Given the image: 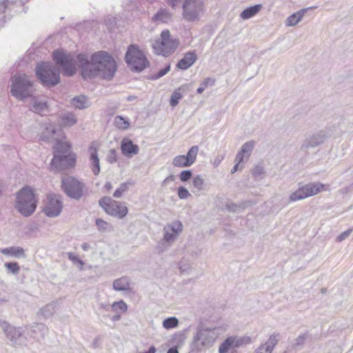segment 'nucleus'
<instances>
[{"mask_svg":"<svg viewBox=\"0 0 353 353\" xmlns=\"http://www.w3.org/2000/svg\"><path fill=\"white\" fill-rule=\"evenodd\" d=\"M53 59L62 68L64 74L70 77L76 73L77 66L81 69L84 78L99 77L111 80L117 70L115 60L105 51H98L89 59L85 54L74 57L63 50H57L53 53Z\"/></svg>","mask_w":353,"mask_h":353,"instance_id":"1","label":"nucleus"},{"mask_svg":"<svg viewBox=\"0 0 353 353\" xmlns=\"http://www.w3.org/2000/svg\"><path fill=\"white\" fill-rule=\"evenodd\" d=\"M226 330V325L214 327L200 325L193 336L192 350L200 352L212 347Z\"/></svg>","mask_w":353,"mask_h":353,"instance_id":"2","label":"nucleus"},{"mask_svg":"<svg viewBox=\"0 0 353 353\" xmlns=\"http://www.w3.org/2000/svg\"><path fill=\"white\" fill-rule=\"evenodd\" d=\"M37 205L34 190L30 186L23 187L17 193L15 208L23 216H31L35 212Z\"/></svg>","mask_w":353,"mask_h":353,"instance_id":"3","label":"nucleus"},{"mask_svg":"<svg viewBox=\"0 0 353 353\" xmlns=\"http://www.w3.org/2000/svg\"><path fill=\"white\" fill-rule=\"evenodd\" d=\"M33 82L26 74H16L11 78L12 95L19 100L30 97L33 93Z\"/></svg>","mask_w":353,"mask_h":353,"instance_id":"4","label":"nucleus"},{"mask_svg":"<svg viewBox=\"0 0 353 353\" xmlns=\"http://www.w3.org/2000/svg\"><path fill=\"white\" fill-rule=\"evenodd\" d=\"M183 226L181 221H174L166 224L163 228V237L158 243L157 248L163 252L170 248L183 232Z\"/></svg>","mask_w":353,"mask_h":353,"instance_id":"5","label":"nucleus"},{"mask_svg":"<svg viewBox=\"0 0 353 353\" xmlns=\"http://www.w3.org/2000/svg\"><path fill=\"white\" fill-rule=\"evenodd\" d=\"M36 74L42 83L47 86H54L60 81L59 70L50 62L38 63Z\"/></svg>","mask_w":353,"mask_h":353,"instance_id":"6","label":"nucleus"},{"mask_svg":"<svg viewBox=\"0 0 353 353\" xmlns=\"http://www.w3.org/2000/svg\"><path fill=\"white\" fill-rule=\"evenodd\" d=\"M179 43L176 39L170 37V31L165 30L162 31L161 37L153 41L152 46L156 54L167 57L176 50Z\"/></svg>","mask_w":353,"mask_h":353,"instance_id":"7","label":"nucleus"},{"mask_svg":"<svg viewBox=\"0 0 353 353\" xmlns=\"http://www.w3.org/2000/svg\"><path fill=\"white\" fill-rule=\"evenodd\" d=\"M182 16L188 22L200 20L205 12L204 0H184L182 4Z\"/></svg>","mask_w":353,"mask_h":353,"instance_id":"8","label":"nucleus"},{"mask_svg":"<svg viewBox=\"0 0 353 353\" xmlns=\"http://www.w3.org/2000/svg\"><path fill=\"white\" fill-rule=\"evenodd\" d=\"M99 205L108 215L118 219L124 218L128 213V208L123 202L103 196L99 201Z\"/></svg>","mask_w":353,"mask_h":353,"instance_id":"9","label":"nucleus"},{"mask_svg":"<svg viewBox=\"0 0 353 353\" xmlns=\"http://www.w3.org/2000/svg\"><path fill=\"white\" fill-rule=\"evenodd\" d=\"M125 61L132 70L141 72L149 64L143 52L137 47L132 45L125 54Z\"/></svg>","mask_w":353,"mask_h":353,"instance_id":"10","label":"nucleus"},{"mask_svg":"<svg viewBox=\"0 0 353 353\" xmlns=\"http://www.w3.org/2000/svg\"><path fill=\"white\" fill-rule=\"evenodd\" d=\"M0 327L14 346L26 345V328L12 326L4 321H0Z\"/></svg>","mask_w":353,"mask_h":353,"instance_id":"11","label":"nucleus"},{"mask_svg":"<svg viewBox=\"0 0 353 353\" xmlns=\"http://www.w3.org/2000/svg\"><path fill=\"white\" fill-rule=\"evenodd\" d=\"M62 188L71 199L79 200L85 192V184L77 179L67 176L62 178Z\"/></svg>","mask_w":353,"mask_h":353,"instance_id":"12","label":"nucleus"},{"mask_svg":"<svg viewBox=\"0 0 353 353\" xmlns=\"http://www.w3.org/2000/svg\"><path fill=\"white\" fill-rule=\"evenodd\" d=\"M253 342V339L248 335L230 336L220 344L218 353H228L233 349L252 344Z\"/></svg>","mask_w":353,"mask_h":353,"instance_id":"13","label":"nucleus"},{"mask_svg":"<svg viewBox=\"0 0 353 353\" xmlns=\"http://www.w3.org/2000/svg\"><path fill=\"white\" fill-rule=\"evenodd\" d=\"M63 208V203L59 195L48 194L43 208V213L50 218L59 216Z\"/></svg>","mask_w":353,"mask_h":353,"instance_id":"14","label":"nucleus"},{"mask_svg":"<svg viewBox=\"0 0 353 353\" xmlns=\"http://www.w3.org/2000/svg\"><path fill=\"white\" fill-rule=\"evenodd\" d=\"M76 157L74 154H54L51 161V168L54 170H63L74 165Z\"/></svg>","mask_w":353,"mask_h":353,"instance_id":"15","label":"nucleus"},{"mask_svg":"<svg viewBox=\"0 0 353 353\" xmlns=\"http://www.w3.org/2000/svg\"><path fill=\"white\" fill-rule=\"evenodd\" d=\"M280 340V334L274 332L271 334L268 340L261 343L253 353H272Z\"/></svg>","mask_w":353,"mask_h":353,"instance_id":"16","label":"nucleus"},{"mask_svg":"<svg viewBox=\"0 0 353 353\" xmlns=\"http://www.w3.org/2000/svg\"><path fill=\"white\" fill-rule=\"evenodd\" d=\"M327 137L326 132L323 130L317 132L305 139L301 145V150H306L310 148L316 147L323 143Z\"/></svg>","mask_w":353,"mask_h":353,"instance_id":"17","label":"nucleus"},{"mask_svg":"<svg viewBox=\"0 0 353 353\" xmlns=\"http://www.w3.org/2000/svg\"><path fill=\"white\" fill-rule=\"evenodd\" d=\"M121 150L124 156L131 158L139 153V148L130 139L124 138L121 142Z\"/></svg>","mask_w":353,"mask_h":353,"instance_id":"18","label":"nucleus"},{"mask_svg":"<svg viewBox=\"0 0 353 353\" xmlns=\"http://www.w3.org/2000/svg\"><path fill=\"white\" fill-rule=\"evenodd\" d=\"M302 187L307 198L316 195L323 190H327L329 188L328 185H325L319 182L310 183Z\"/></svg>","mask_w":353,"mask_h":353,"instance_id":"19","label":"nucleus"},{"mask_svg":"<svg viewBox=\"0 0 353 353\" xmlns=\"http://www.w3.org/2000/svg\"><path fill=\"white\" fill-rule=\"evenodd\" d=\"M90 168L95 176H97L100 172V163L99 159L97 154V149L94 144H92L89 148Z\"/></svg>","mask_w":353,"mask_h":353,"instance_id":"20","label":"nucleus"},{"mask_svg":"<svg viewBox=\"0 0 353 353\" xmlns=\"http://www.w3.org/2000/svg\"><path fill=\"white\" fill-rule=\"evenodd\" d=\"M196 58V54L194 51L188 52L178 62L176 67L181 70H187L195 63Z\"/></svg>","mask_w":353,"mask_h":353,"instance_id":"21","label":"nucleus"},{"mask_svg":"<svg viewBox=\"0 0 353 353\" xmlns=\"http://www.w3.org/2000/svg\"><path fill=\"white\" fill-rule=\"evenodd\" d=\"M255 144L256 143L254 141H250L243 143L241 150L236 155V160L239 161H243L244 159H248L250 157Z\"/></svg>","mask_w":353,"mask_h":353,"instance_id":"22","label":"nucleus"},{"mask_svg":"<svg viewBox=\"0 0 353 353\" xmlns=\"http://www.w3.org/2000/svg\"><path fill=\"white\" fill-rule=\"evenodd\" d=\"M112 288L117 292H130L132 290L130 279L127 276L115 279L113 281Z\"/></svg>","mask_w":353,"mask_h":353,"instance_id":"23","label":"nucleus"},{"mask_svg":"<svg viewBox=\"0 0 353 353\" xmlns=\"http://www.w3.org/2000/svg\"><path fill=\"white\" fill-rule=\"evenodd\" d=\"M172 19V14L165 8H161L152 17V21L157 23H165L169 22Z\"/></svg>","mask_w":353,"mask_h":353,"instance_id":"24","label":"nucleus"},{"mask_svg":"<svg viewBox=\"0 0 353 353\" xmlns=\"http://www.w3.org/2000/svg\"><path fill=\"white\" fill-rule=\"evenodd\" d=\"M188 85H183L176 89L172 94L170 104L172 107H176L179 104V100L183 97L184 93L188 92Z\"/></svg>","mask_w":353,"mask_h":353,"instance_id":"25","label":"nucleus"},{"mask_svg":"<svg viewBox=\"0 0 353 353\" xmlns=\"http://www.w3.org/2000/svg\"><path fill=\"white\" fill-rule=\"evenodd\" d=\"M0 252L4 255L10 256L15 258L26 257L24 249L19 246H12L10 248L0 249Z\"/></svg>","mask_w":353,"mask_h":353,"instance_id":"26","label":"nucleus"},{"mask_svg":"<svg viewBox=\"0 0 353 353\" xmlns=\"http://www.w3.org/2000/svg\"><path fill=\"white\" fill-rule=\"evenodd\" d=\"M315 8L316 7H310L308 8H304V9H301V10H299L296 12L293 13L292 14H291L290 17H288V19L286 20L285 25L287 26H296L298 23H299L301 21V19L304 17L306 11L308 9H312V8Z\"/></svg>","mask_w":353,"mask_h":353,"instance_id":"27","label":"nucleus"},{"mask_svg":"<svg viewBox=\"0 0 353 353\" xmlns=\"http://www.w3.org/2000/svg\"><path fill=\"white\" fill-rule=\"evenodd\" d=\"M262 8V5L257 4L245 9L240 14L241 19H249L255 16Z\"/></svg>","mask_w":353,"mask_h":353,"instance_id":"28","label":"nucleus"},{"mask_svg":"<svg viewBox=\"0 0 353 353\" xmlns=\"http://www.w3.org/2000/svg\"><path fill=\"white\" fill-rule=\"evenodd\" d=\"M71 145L67 141H57L54 146V154H70Z\"/></svg>","mask_w":353,"mask_h":353,"instance_id":"29","label":"nucleus"},{"mask_svg":"<svg viewBox=\"0 0 353 353\" xmlns=\"http://www.w3.org/2000/svg\"><path fill=\"white\" fill-rule=\"evenodd\" d=\"M32 337L39 339L43 338L48 332V327L43 323H37L32 327Z\"/></svg>","mask_w":353,"mask_h":353,"instance_id":"30","label":"nucleus"},{"mask_svg":"<svg viewBox=\"0 0 353 353\" xmlns=\"http://www.w3.org/2000/svg\"><path fill=\"white\" fill-rule=\"evenodd\" d=\"M71 104L74 108L81 110L89 106V101L86 97L80 95L74 97L71 101Z\"/></svg>","mask_w":353,"mask_h":353,"instance_id":"31","label":"nucleus"},{"mask_svg":"<svg viewBox=\"0 0 353 353\" xmlns=\"http://www.w3.org/2000/svg\"><path fill=\"white\" fill-rule=\"evenodd\" d=\"M76 116L71 112H66L61 117V125L63 127H71L77 123Z\"/></svg>","mask_w":353,"mask_h":353,"instance_id":"32","label":"nucleus"},{"mask_svg":"<svg viewBox=\"0 0 353 353\" xmlns=\"http://www.w3.org/2000/svg\"><path fill=\"white\" fill-rule=\"evenodd\" d=\"M56 133L55 128L52 124H48L45 130L41 135V139L43 141H49L52 139H54V134Z\"/></svg>","mask_w":353,"mask_h":353,"instance_id":"33","label":"nucleus"},{"mask_svg":"<svg viewBox=\"0 0 353 353\" xmlns=\"http://www.w3.org/2000/svg\"><path fill=\"white\" fill-rule=\"evenodd\" d=\"M114 125L120 130H128L130 128L129 119L122 116H117L114 119Z\"/></svg>","mask_w":353,"mask_h":353,"instance_id":"34","label":"nucleus"},{"mask_svg":"<svg viewBox=\"0 0 353 353\" xmlns=\"http://www.w3.org/2000/svg\"><path fill=\"white\" fill-rule=\"evenodd\" d=\"M111 310L114 313H119V314H122L127 312L128 305L123 300H120L119 301H115L112 303Z\"/></svg>","mask_w":353,"mask_h":353,"instance_id":"35","label":"nucleus"},{"mask_svg":"<svg viewBox=\"0 0 353 353\" xmlns=\"http://www.w3.org/2000/svg\"><path fill=\"white\" fill-rule=\"evenodd\" d=\"M307 196L303 187L299 188L296 191L292 192L289 196V202H295L299 200L306 199Z\"/></svg>","mask_w":353,"mask_h":353,"instance_id":"36","label":"nucleus"},{"mask_svg":"<svg viewBox=\"0 0 353 353\" xmlns=\"http://www.w3.org/2000/svg\"><path fill=\"white\" fill-rule=\"evenodd\" d=\"M132 183L130 181L124 182L120 184L119 187L113 193V196L117 199L121 198L123 194L128 191L130 185H132Z\"/></svg>","mask_w":353,"mask_h":353,"instance_id":"37","label":"nucleus"},{"mask_svg":"<svg viewBox=\"0 0 353 353\" xmlns=\"http://www.w3.org/2000/svg\"><path fill=\"white\" fill-rule=\"evenodd\" d=\"M32 110L37 114H42L48 110V105L44 101L35 100L33 103Z\"/></svg>","mask_w":353,"mask_h":353,"instance_id":"38","label":"nucleus"},{"mask_svg":"<svg viewBox=\"0 0 353 353\" xmlns=\"http://www.w3.org/2000/svg\"><path fill=\"white\" fill-rule=\"evenodd\" d=\"M172 165L178 168L191 166L185 155L176 156L172 160Z\"/></svg>","mask_w":353,"mask_h":353,"instance_id":"39","label":"nucleus"},{"mask_svg":"<svg viewBox=\"0 0 353 353\" xmlns=\"http://www.w3.org/2000/svg\"><path fill=\"white\" fill-rule=\"evenodd\" d=\"M198 152L199 147L197 145H193L189 149L187 154L185 155L190 165H192L195 162Z\"/></svg>","mask_w":353,"mask_h":353,"instance_id":"40","label":"nucleus"},{"mask_svg":"<svg viewBox=\"0 0 353 353\" xmlns=\"http://www.w3.org/2000/svg\"><path fill=\"white\" fill-rule=\"evenodd\" d=\"M162 325L165 329L170 330L178 326L179 320L175 316L169 317L163 321Z\"/></svg>","mask_w":353,"mask_h":353,"instance_id":"41","label":"nucleus"},{"mask_svg":"<svg viewBox=\"0 0 353 353\" xmlns=\"http://www.w3.org/2000/svg\"><path fill=\"white\" fill-rule=\"evenodd\" d=\"M95 223L97 227V229L100 232H106L112 230V225L109 223L101 219H97L95 221Z\"/></svg>","mask_w":353,"mask_h":353,"instance_id":"42","label":"nucleus"},{"mask_svg":"<svg viewBox=\"0 0 353 353\" xmlns=\"http://www.w3.org/2000/svg\"><path fill=\"white\" fill-rule=\"evenodd\" d=\"M192 185L197 192H201L203 190L204 179L201 175H196L192 179Z\"/></svg>","mask_w":353,"mask_h":353,"instance_id":"43","label":"nucleus"},{"mask_svg":"<svg viewBox=\"0 0 353 353\" xmlns=\"http://www.w3.org/2000/svg\"><path fill=\"white\" fill-rule=\"evenodd\" d=\"M215 83V79L212 78H206L205 79L202 83H201L200 87H199L196 90L198 94H201L205 90L206 88L208 86L214 85Z\"/></svg>","mask_w":353,"mask_h":353,"instance_id":"44","label":"nucleus"},{"mask_svg":"<svg viewBox=\"0 0 353 353\" xmlns=\"http://www.w3.org/2000/svg\"><path fill=\"white\" fill-rule=\"evenodd\" d=\"M41 313L45 318L51 316L55 312V307L54 304H48L41 309Z\"/></svg>","mask_w":353,"mask_h":353,"instance_id":"45","label":"nucleus"},{"mask_svg":"<svg viewBox=\"0 0 353 353\" xmlns=\"http://www.w3.org/2000/svg\"><path fill=\"white\" fill-rule=\"evenodd\" d=\"M68 259L75 265H77L80 270H83L84 262L80 259L76 254L72 252L68 253Z\"/></svg>","mask_w":353,"mask_h":353,"instance_id":"46","label":"nucleus"},{"mask_svg":"<svg viewBox=\"0 0 353 353\" xmlns=\"http://www.w3.org/2000/svg\"><path fill=\"white\" fill-rule=\"evenodd\" d=\"M4 266L10 273L14 274H18L20 270L18 263L16 262L6 263Z\"/></svg>","mask_w":353,"mask_h":353,"instance_id":"47","label":"nucleus"},{"mask_svg":"<svg viewBox=\"0 0 353 353\" xmlns=\"http://www.w3.org/2000/svg\"><path fill=\"white\" fill-rule=\"evenodd\" d=\"M179 265L181 272H188L191 270V264L188 260L182 259Z\"/></svg>","mask_w":353,"mask_h":353,"instance_id":"48","label":"nucleus"},{"mask_svg":"<svg viewBox=\"0 0 353 353\" xmlns=\"http://www.w3.org/2000/svg\"><path fill=\"white\" fill-rule=\"evenodd\" d=\"M192 176V172L190 170H183L180 174L179 178L182 182H186L189 181Z\"/></svg>","mask_w":353,"mask_h":353,"instance_id":"49","label":"nucleus"},{"mask_svg":"<svg viewBox=\"0 0 353 353\" xmlns=\"http://www.w3.org/2000/svg\"><path fill=\"white\" fill-rule=\"evenodd\" d=\"M107 161L110 163H114L117 161V154L114 149H112L108 152L106 157Z\"/></svg>","mask_w":353,"mask_h":353,"instance_id":"50","label":"nucleus"},{"mask_svg":"<svg viewBox=\"0 0 353 353\" xmlns=\"http://www.w3.org/2000/svg\"><path fill=\"white\" fill-rule=\"evenodd\" d=\"M178 196L181 199H185L190 196L189 191L184 187L178 188Z\"/></svg>","mask_w":353,"mask_h":353,"instance_id":"51","label":"nucleus"},{"mask_svg":"<svg viewBox=\"0 0 353 353\" xmlns=\"http://www.w3.org/2000/svg\"><path fill=\"white\" fill-rule=\"evenodd\" d=\"M170 65H168L165 68L160 70L158 72V73H157L152 77V79L156 80V79H158L162 77L163 76L166 74L170 71Z\"/></svg>","mask_w":353,"mask_h":353,"instance_id":"52","label":"nucleus"},{"mask_svg":"<svg viewBox=\"0 0 353 353\" xmlns=\"http://www.w3.org/2000/svg\"><path fill=\"white\" fill-rule=\"evenodd\" d=\"M352 229H348L347 230H345V232H342L341 234H339L337 238H336V241L338 242H341L343 241V240H345L347 236H349V235L352 233Z\"/></svg>","mask_w":353,"mask_h":353,"instance_id":"53","label":"nucleus"},{"mask_svg":"<svg viewBox=\"0 0 353 353\" xmlns=\"http://www.w3.org/2000/svg\"><path fill=\"white\" fill-rule=\"evenodd\" d=\"M175 179V176L173 174H170L167 176L161 183L162 187L167 186L170 182L174 181Z\"/></svg>","mask_w":353,"mask_h":353,"instance_id":"54","label":"nucleus"},{"mask_svg":"<svg viewBox=\"0 0 353 353\" xmlns=\"http://www.w3.org/2000/svg\"><path fill=\"white\" fill-rule=\"evenodd\" d=\"M226 208L230 212H238L241 207L235 203H230L226 205Z\"/></svg>","mask_w":353,"mask_h":353,"instance_id":"55","label":"nucleus"},{"mask_svg":"<svg viewBox=\"0 0 353 353\" xmlns=\"http://www.w3.org/2000/svg\"><path fill=\"white\" fill-rule=\"evenodd\" d=\"M264 173L263 168L261 166H256L252 172L254 176H261Z\"/></svg>","mask_w":353,"mask_h":353,"instance_id":"56","label":"nucleus"},{"mask_svg":"<svg viewBox=\"0 0 353 353\" xmlns=\"http://www.w3.org/2000/svg\"><path fill=\"white\" fill-rule=\"evenodd\" d=\"M243 161H239L236 160V157H235V165H234V167L232 168V169L231 170V173L232 174H234V172H236V171L239 170H241L242 169V165H241V163H242Z\"/></svg>","mask_w":353,"mask_h":353,"instance_id":"57","label":"nucleus"},{"mask_svg":"<svg viewBox=\"0 0 353 353\" xmlns=\"http://www.w3.org/2000/svg\"><path fill=\"white\" fill-rule=\"evenodd\" d=\"M14 1V0H3L0 2V10H2L3 12L7 8L8 4L12 3Z\"/></svg>","mask_w":353,"mask_h":353,"instance_id":"58","label":"nucleus"},{"mask_svg":"<svg viewBox=\"0 0 353 353\" xmlns=\"http://www.w3.org/2000/svg\"><path fill=\"white\" fill-rule=\"evenodd\" d=\"M307 338L306 334H302L300 335L296 339V345H301L304 343L305 339Z\"/></svg>","mask_w":353,"mask_h":353,"instance_id":"59","label":"nucleus"},{"mask_svg":"<svg viewBox=\"0 0 353 353\" xmlns=\"http://www.w3.org/2000/svg\"><path fill=\"white\" fill-rule=\"evenodd\" d=\"M224 157L222 155H219L216 157L213 161V165L214 167H218L221 162L223 161Z\"/></svg>","mask_w":353,"mask_h":353,"instance_id":"60","label":"nucleus"},{"mask_svg":"<svg viewBox=\"0 0 353 353\" xmlns=\"http://www.w3.org/2000/svg\"><path fill=\"white\" fill-rule=\"evenodd\" d=\"M121 314H119V313H115L114 315H113L112 317H111V320L112 321H118L121 319Z\"/></svg>","mask_w":353,"mask_h":353,"instance_id":"61","label":"nucleus"},{"mask_svg":"<svg viewBox=\"0 0 353 353\" xmlns=\"http://www.w3.org/2000/svg\"><path fill=\"white\" fill-rule=\"evenodd\" d=\"M104 189H105L108 192H110L112 189V185L110 181H107L104 185Z\"/></svg>","mask_w":353,"mask_h":353,"instance_id":"62","label":"nucleus"},{"mask_svg":"<svg viewBox=\"0 0 353 353\" xmlns=\"http://www.w3.org/2000/svg\"><path fill=\"white\" fill-rule=\"evenodd\" d=\"M81 248L84 250V251H88L90 248V245L87 243H83L82 245H81Z\"/></svg>","mask_w":353,"mask_h":353,"instance_id":"63","label":"nucleus"},{"mask_svg":"<svg viewBox=\"0 0 353 353\" xmlns=\"http://www.w3.org/2000/svg\"><path fill=\"white\" fill-rule=\"evenodd\" d=\"M167 353H179V351L176 347H173L170 348L168 350Z\"/></svg>","mask_w":353,"mask_h":353,"instance_id":"64","label":"nucleus"}]
</instances>
